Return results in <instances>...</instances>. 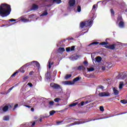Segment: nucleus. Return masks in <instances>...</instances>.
I'll return each mask as SVG.
<instances>
[{
    "mask_svg": "<svg viewBox=\"0 0 127 127\" xmlns=\"http://www.w3.org/2000/svg\"><path fill=\"white\" fill-rule=\"evenodd\" d=\"M11 8L10 5L6 3H2L0 5V15L2 17H5L10 14Z\"/></svg>",
    "mask_w": 127,
    "mask_h": 127,
    "instance_id": "f257e3e1",
    "label": "nucleus"
},
{
    "mask_svg": "<svg viewBox=\"0 0 127 127\" xmlns=\"http://www.w3.org/2000/svg\"><path fill=\"white\" fill-rule=\"evenodd\" d=\"M103 119H108V117H106V118L101 117V118H99L93 119H93H91L90 120H89L87 121H76L73 123H71V124L68 125V126H67V127H71V126H75L76 125H82V124H85L86 123H89V122H92V121H98L99 120H103Z\"/></svg>",
    "mask_w": 127,
    "mask_h": 127,
    "instance_id": "f03ea898",
    "label": "nucleus"
},
{
    "mask_svg": "<svg viewBox=\"0 0 127 127\" xmlns=\"http://www.w3.org/2000/svg\"><path fill=\"white\" fill-rule=\"evenodd\" d=\"M119 45H117V44H113L112 45H106L105 46V48H108V49H111V50H118L119 49Z\"/></svg>",
    "mask_w": 127,
    "mask_h": 127,
    "instance_id": "7ed1b4c3",
    "label": "nucleus"
},
{
    "mask_svg": "<svg viewBox=\"0 0 127 127\" xmlns=\"http://www.w3.org/2000/svg\"><path fill=\"white\" fill-rule=\"evenodd\" d=\"M50 86L53 88V89H55V90H62L61 86L57 83H52L50 84Z\"/></svg>",
    "mask_w": 127,
    "mask_h": 127,
    "instance_id": "20e7f679",
    "label": "nucleus"
},
{
    "mask_svg": "<svg viewBox=\"0 0 127 127\" xmlns=\"http://www.w3.org/2000/svg\"><path fill=\"white\" fill-rule=\"evenodd\" d=\"M98 44H99V45H108L109 43L108 42H102L100 43L99 42H93L90 44L88 46H91V45H97Z\"/></svg>",
    "mask_w": 127,
    "mask_h": 127,
    "instance_id": "39448f33",
    "label": "nucleus"
},
{
    "mask_svg": "<svg viewBox=\"0 0 127 127\" xmlns=\"http://www.w3.org/2000/svg\"><path fill=\"white\" fill-rule=\"evenodd\" d=\"M3 105L1 107H0V112H3V113H6L7 111H8V106H5Z\"/></svg>",
    "mask_w": 127,
    "mask_h": 127,
    "instance_id": "423d86ee",
    "label": "nucleus"
},
{
    "mask_svg": "<svg viewBox=\"0 0 127 127\" xmlns=\"http://www.w3.org/2000/svg\"><path fill=\"white\" fill-rule=\"evenodd\" d=\"M98 96L99 97H109L111 96V94H110L109 92H100L98 94Z\"/></svg>",
    "mask_w": 127,
    "mask_h": 127,
    "instance_id": "0eeeda50",
    "label": "nucleus"
},
{
    "mask_svg": "<svg viewBox=\"0 0 127 127\" xmlns=\"http://www.w3.org/2000/svg\"><path fill=\"white\" fill-rule=\"evenodd\" d=\"M38 7H39L38 5L33 4L31 8V9L27 11L26 12H29V11H31V10H37V9H38Z\"/></svg>",
    "mask_w": 127,
    "mask_h": 127,
    "instance_id": "6e6552de",
    "label": "nucleus"
},
{
    "mask_svg": "<svg viewBox=\"0 0 127 127\" xmlns=\"http://www.w3.org/2000/svg\"><path fill=\"white\" fill-rule=\"evenodd\" d=\"M68 4L70 7H72L75 6L76 4V0H69L68 1Z\"/></svg>",
    "mask_w": 127,
    "mask_h": 127,
    "instance_id": "1a4fd4ad",
    "label": "nucleus"
},
{
    "mask_svg": "<svg viewBox=\"0 0 127 127\" xmlns=\"http://www.w3.org/2000/svg\"><path fill=\"white\" fill-rule=\"evenodd\" d=\"M65 50L66 52H70V51H75V46H72L71 47H69L66 48Z\"/></svg>",
    "mask_w": 127,
    "mask_h": 127,
    "instance_id": "9d476101",
    "label": "nucleus"
},
{
    "mask_svg": "<svg viewBox=\"0 0 127 127\" xmlns=\"http://www.w3.org/2000/svg\"><path fill=\"white\" fill-rule=\"evenodd\" d=\"M50 2L52 1L53 4L57 3V4H60L61 2H62V0H50Z\"/></svg>",
    "mask_w": 127,
    "mask_h": 127,
    "instance_id": "9b49d317",
    "label": "nucleus"
},
{
    "mask_svg": "<svg viewBox=\"0 0 127 127\" xmlns=\"http://www.w3.org/2000/svg\"><path fill=\"white\" fill-rule=\"evenodd\" d=\"M32 64H33L34 66H36V67H37V68H38V69H39V68H40V64H39V63H38V62L33 61L32 62Z\"/></svg>",
    "mask_w": 127,
    "mask_h": 127,
    "instance_id": "f8f14e48",
    "label": "nucleus"
},
{
    "mask_svg": "<svg viewBox=\"0 0 127 127\" xmlns=\"http://www.w3.org/2000/svg\"><path fill=\"white\" fill-rule=\"evenodd\" d=\"M113 93L115 96H118V95H119V90H118V89H117V88H116V87L113 88Z\"/></svg>",
    "mask_w": 127,
    "mask_h": 127,
    "instance_id": "ddd939ff",
    "label": "nucleus"
},
{
    "mask_svg": "<svg viewBox=\"0 0 127 127\" xmlns=\"http://www.w3.org/2000/svg\"><path fill=\"white\" fill-rule=\"evenodd\" d=\"M119 26L120 28H124L125 27V22L124 21H120L119 23Z\"/></svg>",
    "mask_w": 127,
    "mask_h": 127,
    "instance_id": "4468645a",
    "label": "nucleus"
},
{
    "mask_svg": "<svg viewBox=\"0 0 127 127\" xmlns=\"http://www.w3.org/2000/svg\"><path fill=\"white\" fill-rule=\"evenodd\" d=\"M95 61L96 62H97V63H100L101 61H102V57L100 56H98L95 58Z\"/></svg>",
    "mask_w": 127,
    "mask_h": 127,
    "instance_id": "2eb2a0df",
    "label": "nucleus"
},
{
    "mask_svg": "<svg viewBox=\"0 0 127 127\" xmlns=\"http://www.w3.org/2000/svg\"><path fill=\"white\" fill-rule=\"evenodd\" d=\"M17 86H18V84L17 83L16 85H13L12 87L10 88L7 91L6 94H8V93H10V91L13 89V88H15Z\"/></svg>",
    "mask_w": 127,
    "mask_h": 127,
    "instance_id": "dca6fc26",
    "label": "nucleus"
},
{
    "mask_svg": "<svg viewBox=\"0 0 127 127\" xmlns=\"http://www.w3.org/2000/svg\"><path fill=\"white\" fill-rule=\"evenodd\" d=\"M85 25H87V23H86V22H81L80 24V27H81V28H84V27Z\"/></svg>",
    "mask_w": 127,
    "mask_h": 127,
    "instance_id": "f3484780",
    "label": "nucleus"
},
{
    "mask_svg": "<svg viewBox=\"0 0 127 127\" xmlns=\"http://www.w3.org/2000/svg\"><path fill=\"white\" fill-rule=\"evenodd\" d=\"M64 83L65 85H74V82L71 81H66Z\"/></svg>",
    "mask_w": 127,
    "mask_h": 127,
    "instance_id": "a211bd4d",
    "label": "nucleus"
},
{
    "mask_svg": "<svg viewBox=\"0 0 127 127\" xmlns=\"http://www.w3.org/2000/svg\"><path fill=\"white\" fill-rule=\"evenodd\" d=\"M86 23V27L90 26L92 23H93V20L87 21L85 22Z\"/></svg>",
    "mask_w": 127,
    "mask_h": 127,
    "instance_id": "6ab92c4d",
    "label": "nucleus"
},
{
    "mask_svg": "<svg viewBox=\"0 0 127 127\" xmlns=\"http://www.w3.org/2000/svg\"><path fill=\"white\" fill-rule=\"evenodd\" d=\"M79 80H80V77H76L73 79L72 83H73V84H75V82H78Z\"/></svg>",
    "mask_w": 127,
    "mask_h": 127,
    "instance_id": "aec40b11",
    "label": "nucleus"
},
{
    "mask_svg": "<svg viewBox=\"0 0 127 127\" xmlns=\"http://www.w3.org/2000/svg\"><path fill=\"white\" fill-rule=\"evenodd\" d=\"M3 121H5L7 122L9 121V116H5L3 117Z\"/></svg>",
    "mask_w": 127,
    "mask_h": 127,
    "instance_id": "412c9836",
    "label": "nucleus"
},
{
    "mask_svg": "<svg viewBox=\"0 0 127 127\" xmlns=\"http://www.w3.org/2000/svg\"><path fill=\"white\" fill-rule=\"evenodd\" d=\"M51 77L50 76V73L49 72H47L46 73V78L47 80H50V78Z\"/></svg>",
    "mask_w": 127,
    "mask_h": 127,
    "instance_id": "4be33fe9",
    "label": "nucleus"
},
{
    "mask_svg": "<svg viewBox=\"0 0 127 127\" xmlns=\"http://www.w3.org/2000/svg\"><path fill=\"white\" fill-rule=\"evenodd\" d=\"M48 63H49V68L51 69V65H53V64H54V62L51 63V60H49V62H48Z\"/></svg>",
    "mask_w": 127,
    "mask_h": 127,
    "instance_id": "5701e85b",
    "label": "nucleus"
},
{
    "mask_svg": "<svg viewBox=\"0 0 127 127\" xmlns=\"http://www.w3.org/2000/svg\"><path fill=\"white\" fill-rule=\"evenodd\" d=\"M120 21H123V17L120 15L117 18V22H120Z\"/></svg>",
    "mask_w": 127,
    "mask_h": 127,
    "instance_id": "b1692460",
    "label": "nucleus"
},
{
    "mask_svg": "<svg viewBox=\"0 0 127 127\" xmlns=\"http://www.w3.org/2000/svg\"><path fill=\"white\" fill-rule=\"evenodd\" d=\"M78 70H79V71H81V70H85V67L83 65H79L78 68Z\"/></svg>",
    "mask_w": 127,
    "mask_h": 127,
    "instance_id": "393cba45",
    "label": "nucleus"
},
{
    "mask_svg": "<svg viewBox=\"0 0 127 127\" xmlns=\"http://www.w3.org/2000/svg\"><path fill=\"white\" fill-rule=\"evenodd\" d=\"M76 105H78V102L71 103L69 104V107H70V108H72V107H75V106H76Z\"/></svg>",
    "mask_w": 127,
    "mask_h": 127,
    "instance_id": "a878e982",
    "label": "nucleus"
},
{
    "mask_svg": "<svg viewBox=\"0 0 127 127\" xmlns=\"http://www.w3.org/2000/svg\"><path fill=\"white\" fill-rule=\"evenodd\" d=\"M87 69L88 70V72H93V71L95 70V68L93 67H87Z\"/></svg>",
    "mask_w": 127,
    "mask_h": 127,
    "instance_id": "bb28decb",
    "label": "nucleus"
},
{
    "mask_svg": "<svg viewBox=\"0 0 127 127\" xmlns=\"http://www.w3.org/2000/svg\"><path fill=\"white\" fill-rule=\"evenodd\" d=\"M123 86H124V82L121 81L119 84V89H123Z\"/></svg>",
    "mask_w": 127,
    "mask_h": 127,
    "instance_id": "cd10ccee",
    "label": "nucleus"
},
{
    "mask_svg": "<svg viewBox=\"0 0 127 127\" xmlns=\"http://www.w3.org/2000/svg\"><path fill=\"white\" fill-rule=\"evenodd\" d=\"M48 14V12H47V10H46L44 11V12L41 14L42 16H44L45 15H47Z\"/></svg>",
    "mask_w": 127,
    "mask_h": 127,
    "instance_id": "c85d7f7f",
    "label": "nucleus"
},
{
    "mask_svg": "<svg viewBox=\"0 0 127 127\" xmlns=\"http://www.w3.org/2000/svg\"><path fill=\"white\" fill-rule=\"evenodd\" d=\"M55 113H56V111H55L54 110L50 111V112H49L50 116H53V115H54V114H55Z\"/></svg>",
    "mask_w": 127,
    "mask_h": 127,
    "instance_id": "c756f323",
    "label": "nucleus"
},
{
    "mask_svg": "<svg viewBox=\"0 0 127 127\" xmlns=\"http://www.w3.org/2000/svg\"><path fill=\"white\" fill-rule=\"evenodd\" d=\"M68 120H73V121H79V119H76V118H66V120L68 121Z\"/></svg>",
    "mask_w": 127,
    "mask_h": 127,
    "instance_id": "7c9ffc66",
    "label": "nucleus"
},
{
    "mask_svg": "<svg viewBox=\"0 0 127 127\" xmlns=\"http://www.w3.org/2000/svg\"><path fill=\"white\" fill-rule=\"evenodd\" d=\"M120 103H122V104H127V100H126L125 99L121 100L120 101Z\"/></svg>",
    "mask_w": 127,
    "mask_h": 127,
    "instance_id": "2f4dec72",
    "label": "nucleus"
},
{
    "mask_svg": "<svg viewBox=\"0 0 127 127\" xmlns=\"http://www.w3.org/2000/svg\"><path fill=\"white\" fill-rule=\"evenodd\" d=\"M72 77V74H66L65 79H69V78H71Z\"/></svg>",
    "mask_w": 127,
    "mask_h": 127,
    "instance_id": "473e14b6",
    "label": "nucleus"
},
{
    "mask_svg": "<svg viewBox=\"0 0 127 127\" xmlns=\"http://www.w3.org/2000/svg\"><path fill=\"white\" fill-rule=\"evenodd\" d=\"M31 64H32V62L28 63H27L26 64H25L23 66L24 67H28V66H30V65H31Z\"/></svg>",
    "mask_w": 127,
    "mask_h": 127,
    "instance_id": "72a5a7b5",
    "label": "nucleus"
},
{
    "mask_svg": "<svg viewBox=\"0 0 127 127\" xmlns=\"http://www.w3.org/2000/svg\"><path fill=\"white\" fill-rule=\"evenodd\" d=\"M60 101H61L60 98H57L54 99V102H56V103H58Z\"/></svg>",
    "mask_w": 127,
    "mask_h": 127,
    "instance_id": "f704fd0d",
    "label": "nucleus"
},
{
    "mask_svg": "<svg viewBox=\"0 0 127 127\" xmlns=\"http://www.w3.org/2000/svg\"><path fill=\"white\" fill-rule=\"evenodd\" d=\"M24 67V66H22L20 69H19V71H21V73H24L25 72V71H24L23 70V68Z\"/></svg>",
    "mask_w": 127,
    "mask_h": 127,
    "instance_id": "c9c22d12",
    "label": "nucleus"
},
{
    "mask_svg": "<svg viewBox=\"0 0 127 127\" xmlns=\"http://www.w3.org/2000/svg\"><path fill=\"white\" fill-rule=\"evenodd\" d=\"M81 6L78 5L77 9V11H78V12H81Z\"/></svg>",
    "mask_w": 127,
    "mask_h": 127,
    "instance_id": "e433bc0d",
    "label": "nucleus"
},
{
    "mask_svg": "<svg viewBox=\"0 0 127 127\" xmlns=\"http://www.w3.org/2000/svg\"><path fill=\"white\" fill-rule=\"evenodd\" d=\"M111 13V14H113V15H115V11L114 10V9L111 8L110 9Z\"/></svg>",
    "mask_w": 127,
    "mask_h": 127,
    "instance_id": "4c0bfd02",
    "label": "nucleus"
},
{
    "mask_svg": "<svg viewBox=\"0 0 127 127\" xmlns=\"http://www.w3.org/2000/svg\"><path fill=\"white\" fill-rule=\"evenodd\" d=\"M40 118L42 119H46V118H48V116H46V115H42L40 116Z\"/></svg>",
    "mask_w": 127,
    "mask_h": 127,
    "instance_id": "58836bf2",
    "label": "nucleus"
},
{
    "mask_svg": "<svg viewBox=\"0 0 127 127\" xmlns=\"http://www.w3.org/2000/svg\"><path fill=\"white\" fill-rule=\"evenodd\" d=\"M49 104L50 106H53V105H54V101H51L49 102Z\"/></svg>",
    "mask_w": 127,
    "mask_h": 127,
    "instance_id": "ea45409f",
    "label": "nucleus"
},
{
    "mask_svg": "<svg viewBox=\"0 0 127 127\" xmlns=\"http://www.w3.org/2000/svg\"><path fill=\"white\" fill-rule=\"evenodd\" d=\"M100 110L101 112H104L105 111V109H104V107H103V106L100 107Z\"/></svg>",
    "mask_w": 127,
    "mask_h": 127,
    "instance_id": "a19ab883",
    "label": "nucleus"
},
{
    "mask_svg": "<svg viewBox=\"0 0 127 127\" xmlns=\"http://www.w3.org/2000/svg\"><path fill=\"white\" fill-rule=\"evenodd\" d=\"M59 50H60V51H62V52H64V51H65V49L64 48H59Z\"/></svg>",
    "mask_w": 127,
    "mask_h": 127,
    "instance_id": "79ce46f5",
    "label": "nucleus"
},
{
    "mask_svg": "<svg viewBox=\"0 0 127 127\" xmlns=\"http://www.w3.org/2000/svg\"><path fill=\"white\" fill-rule=\"evenodd\" d=\"M18 73V71L15 72L13 74H12L11 76V77H15V75Z\"/></svg>",
    "mask_w": 127,
    "mask_h": 127,
    "instance_id": "37998d69",
    "label": "nucleus"
},
{
    "mask_svg": "<svg viewBox=\"0 0 127 127\" xmlns=\"http://www.w3.org/2000/svg\"><path fill=\"white\" fill-rule=\"evenodd\" d=\"M73 40V38H70V39H69V38H66V39H64L63 41V42H65V41H66V40Z\"/></svg>",
    "mask_w": 127,
    "mask_h": 127,
    "instance_id": "c03bdc74",
    "label": "nucleus"
},
{
    "mask_svg": "<svg viewBox=\"0 0 127 127\" xmlns=\"http://www.w3.org/2000/svg\"><path fill=\"white\" fill-rule=\"evenodd\" d=\"M27 85H28V86H29V87H30L33 86V84H32V83H30V82H29V83L27 84Z\"/></svg>",
    "mask_w": 127,
    "mask_h": 127,
    "instance_id": "a18cd8bd",
    "label": "nucleus"
},
{
    "mask_svg": "<svg viewBox=\"0 0 127 127\" xmlns=\"http://www.w3.org/2000/svg\"><path fill=\"white\" fill-rule=\"evenodd\" d=\"M98 88L101 89V90H104V86L103 85H99Z\"/></svg>",
    "mask_w": 127,
    "mask_h": 127,
    "instance_id": "49530a36",
    "label": "nucleus"
},
{
    "mask_svg": "<svg viewBox=\"0 0 127 127\" xmlns=\"http://www.w3.org/2000/svg\"><path fill=\"white\" fill-rule=\"evenodd\" d=\"M36 121L33 122L31 125V127H34V126H35V124H36Z\"/></svg>",
    "mask_w": 127,
    "mask_h": 127,
    "instance_id": "de8ad7c7",
    "label": "nucleus"
},
{
    "mask_svg": "<svg viewBox=\"0 0 127 127\" xmlns=\"http://www.w3.org/2000/svg\"><path fill=\"white\" fill-rule=\"evenodd\" d=\"M125 114H127V112H124L123 113H120L119 114H116L115 116H120V115H124Z\"/></svg>",
    "mask_w": 127,
    "mask_h": 127,
    "instance_id": "09e8293b",
    "label": "nucleus"
},
{
    "mask_svg": "<svg viewBox=\"0 0 127 127\" xmlns=\"http://www.w3.org/2000/svg\"><path fill=\"white\" fill-rule=\"evenodd\" d=\"M9 21H11V22H13V21H16V20L14 19H9Z\"/></svg>",
    "mask_w": 127,
    "mask_h": 127,
    "instance_id": "8fccbe9b",
    "label": "nucleus"
},
{
    "mask_svg": "<svg viewBox=\"0 0 127 127\" xmlns=\"http://www.w3.org/2000/svg\"><path fill=\"white\" fill-rule=\"evenodd\" d=\"M83 64L85 65V66H88V62L87 61H84L83 62Z\"/></svg>",
    "mask_w": 127,
    "mask_h": 127,
    "instance_id": "3c124183",
    "label": "nucleus"
},
{
    "mask_svg": "<svg viewBox=\"0 0 127 127\" xmlns=\"http://www.w3.org/2000/svg\"><path fill=\"white\" fill-rule=\"evenodd\" d=\"M18 107V104H15L14 107V108L13 109V111H14V110H15V109H16V108H17Z\"/></svg>",
    "mask_w": 127,
    "mask_h": 127,
    "instance_id": "603ef678",
    "label": "nucleus"
},
{
    "mask_svg": "<svg viewBox=\"0 0 127 127\" xmlns=\"http://www.w3.org/2000/svg\"><path fill=\"white\" fill-rule=\"evenodd\" d=\"M22 21H23V22H26V21H27V19H25V18H22L21 19Z\"/></svg>",
    "mask_w": 127,
    "mask_h": 127,
    "instance_id": "864d4df0",
    "label": "nucleus"
},
{
    "mask_svg": "<svg viewBox=\"0 0 127 127\" xmlns=\"http://www.w3.org/2000/svg\"><path fill=\"white\" fill-rule=\"evenodd\" d=\"M64 122V120H63L62 121H57V125H59V124H61V123H63Z\"/></svg>",
    "mask_w": 127,
    "mask_h": 127,
    "instance_id": "5fc2aeb1",
    "label": "nucleus"
},
{
    "mask_svg": "<svg viewBox=\"0 0 127 127\" xmlns=\"http://www.w3.org/2000/svg\"><path fill=\"white\" fill-rule=\"evenodd\" d=\"M33 16H34V14H31L29 15L28 17L29 18H31V17H33Z\"/></svg>",
    "mask_w": 127,
    "mask_h": 127,
    "instance_id": "6e6d98bb",
    "label": "nucleus"
},
{
    "mask_svg": "<svg viewBox=\"0 0 127 127\" xmlns=\"http://www.w3.org/2000/svg\"><path fill=\"white\" fill-rule=\"evenodd\" d=\"M52 5H53V4H49L46 5V6H47V7H50V6H52Z\"/></svg>",
    "mask_w": 127,
    "mask_h": 127,
    "instance_id": "4d7b16f0",
    "label": "nucleus"
},
{
    "mask_svg": "<svg viewBox=\"0 0 127 127\" xmlns=\"http://www.w3.org/2000/svg\"><path fill=\"white\" fill-rule=\"evenodd\" d=\"M33 73H34V71H31L29 72V75H33Z\"/></svg>",
    "mask_w": 127,
    "mask_h": 127,
    "instance_id": "13d9d810",
    "label": "nucleus"
},
{
    "mask_svg": "<svg viewBox=\"0 0 127 127\" xmlns=\"http://www.w3.org/2000/svg\"><path fill=\"white\" fill-rule=\"evenodd\" d=\"M84 104H85V102H84V101H82V102L80 103L81 106H84Z\"/></svg>",
    "mask_w": 127,
    "mask_h": 127,
    "instance_id": "bf43d9fd",
    "label": "nucleus"
},
{
    "mask_svg": "<svg viewBox=\"0 0 127 127\" xmlns=\"http://www.w3.org/2000/svg\"><path fill=\"white\" fill-rule=\"evenodd\" d=\"M112 66H113V64H109L107 67L108 68H112Z\"/></svg>",
    "mask_w": 127,
    "mask_h": 127,
    "instance_id": "052dcab7",
    "label": "nucleus"
},
{
    "mask_svg": "<svg viewBox=\"0 0 127 127\" xmlns=\"http://www.w3.org/2000/svg\"><path fill=\"white\" fill-rule=\"evenodd\" d=\"M25 107H26V108H29V109H30V108H31V106H29V105H25Z\"/></svg>",
    "mask_w": 127,
    "mask_h": 127,
    "instance_id": "680f3d73",
    "label": "nucleus"
},
{
    "mask_svg": "<svg viewBox=\"0 0 127 127\" xmlns=\"http://www.w3.org/2000/svg\"><path fill=\"white\" fill-rule=\"evenodd\" d=\"M42 120H43L42 118H41V117H40V118L39 119V122H40V123H42V121H43Z\"/></svg>",
    "mask_w": 127,
    "mask_h": 127,
    "instance_id": "e2e57ef3",
    "label": "nucleus"
},
{
    "mask_svg": "<svg viewBox=\"0 0 127 127\" xmlns=\"http://www.w3.org/2000/svg\"><path fill=\"white\" fill-rule=\"evenodd\" d=\"M102 70H106V67H105V66H102Z\"/></svg>",
    "mask_w": 127,
    "mask_h": 127,
    "instance_id": "0e129e2a",
    "label": "nucleus"
},
{
    "mask_svg": "<svg viewBox=\"0 0 127 127\" xmlns=\"http://www.w3.org/2000/svg\"><path fill=\"white\" fill-rule=\"evenodd\" d=\"M31 112H34V108H32L31 109Z\"/></svg>",
    "mask_w": 127,
    "mask_h": 127,
    "instance_id": "69168bd1",
    "label": "nucleus"
},
{
    "mask_svg": "<svg viewBox=\"0 0 127 127\" xmlns=\"http://www.w3.org/2000/svg\"><path fill=\"white\" fill-rule=\"evenodd\" d=\"M72 122H73V121H68L66 123H67V124H69V123H72Z\"/></svg>",
    "mask_w": 127,
    "mask_h": 127,
    "instance_id": "338daca9",
    "label": "nucleus"
},
{
    "mask_svg": "<svg viewBox=\"0 0 127 127\" xmlns=\"http://www.w3.org/2000/svg\"><path fill=\"white\" fill-rule=\"evenodd\" d=\"M125 84L127 85V79H126L125 80Z\"/></svg>",
    "mask_w": 127,
    "mask_h": 127,
    "instance_id": "774afa93",
    "label": "nucleus"
}]
</instances>
